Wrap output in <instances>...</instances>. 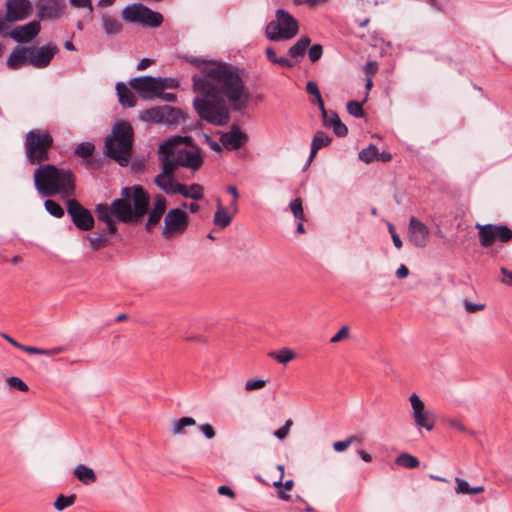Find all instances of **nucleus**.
I'll use <instances>...</instances> for the list:
<instances>
[{
  "instance_id": "1",
  "label": "nucleus",
  "mask_w": 512,
  "mask_h": 512,
  "mask_svg": "<svg viewBox=\"0 0 512 512\" xmlns=\"http://www.w3.org/2000/svg\"><path fill=\"white\" fill-rule=\"evenodd\" d=\"M193 90L197 93L193 107L201 119L222 126L228 123L230 111L246 108L249 91L239 72L224 63H205L199 75L193 76Z\"/></svg>"
},
{
  "instance_id": "2",
  "label": "nucleus",
  "mask_w": 512,
  "mask_h": 512,
  "mask_svg": "<svg viewBox=\"0 0 512 512\" xmlns=\"http://www.w3.org/2000/svg\"><path fill=\"white\" fill-rule=\"evenodd\" d=\"M34 185L44 196L61 194L63 197H69L75 191L71 170L58 169L52 164L40 165L34 171Z\"/></svg>"
},
{
  "instance_id": "3",
  "label": "nucleus",
  "mask_w": 512,
  "mask_h": 512,
  "mask_svg": "<svg viewBox=\"0 0 512 512\" xmlns=\"http://www.w3.org/2000/svg\"><path fill=\"white\" fill-rule=\"evenodd\" d=\"M133 135V128L128 122H117L106 138L104 153L119 165L127 166L132 155Z\"/></svg>"
},
{
  "instance_id": "4",
  "label": "nucleus",
  "mask_w": 512,
  "mask_h": 512,
  "mask_svg": "<svg viewBox=\"0 0 512 512\" xmlns=\"http://www.w3.org/2000/svg\"><path fill=\"white\" fill-rule=\"evenodd\" d=\"M186 140H188V138L182 136L168 138L160 145V151L175 156L176 164H178L179 167H185L193 171L198 170L203 164L201 151L196 147H182V144H184Z\"/></svg>"
},
{
  "instance_id": "5",
  "label": "nucleus",
  "mask_w": 512,
  "mask_h": 512,
  "mask_svg": "<svg viewBox=\"0 0 512 512\" xmlns=\"http://www.w3.org/2000/svg\"><path fill=\"white\" fill-rule=\"evenodd\" d=\"M298 31V21L287 11L278 9L276 19L266 26L265 36L270 41L290 40L297 35Z\"/></svg>"
},
{
  "instance_id": "6",
  "label": "nucleus",
  "mask_w": 512,
  "mask_h": 512,
  "mask_svg": "<svg viewBox=\"0 0 512 512\" xmlns=\"http://www.w3.org/2000/svg\"><path fill=\"white\" fill-rule=\"evenodd\" d=\"M121 17L126 22L139 23L152 28L159 27L163 22V16L159 12L152 11L139 3L124 7L121 12Z\"/></svg>"
},
{
  "instance_id": "7",
  "label": "nucleus",
  "mask_w": 512,
  "mask_h": 512,
  "mask_svg": "<svg viewBox=\"0 0 512 512\" xmlns=\"http://www.w3.org/2000/svg\"><path fill=\"white\" fill-rule=\"evenodd\" d=\"M409 402L412 409V418L417 429L432 431L436 423L435 415L433 412L426 408L425 403L416 393L410 395Z\"/></svg>"
},
{
  "instance_id": "8",
  "label": "nucleus",
  "mask_w": 512,
  "mask_h": 512,
  "mask_svg": "<svg viewBox=\"0 0 512 512\" xmlns=\"http://www.w3.org/2000/svg\"><path fill=\"white\" fill-rule=\"evenodd\" d=\"M189 223V216L182 208L171 209L164 217L162 235L169 239L186 231Z\"/></svg>"
},
{
  "instance_id": "9",
  "label": "nucleus",
  "mask_w": 512,
  "mask_h": 512,
  "mask_svg": "<svg viewBox=\"0 0 512 512\" xmlns=\"http://www.w3.org/2000/svg\"><path fill=\"white\" fill-rule=\"evenodd\" d=\"M480 244L483 247H490L496 239L506 243L512 239V230L506 225L476 224Z\"/></svg>"
},
{
  "instance_id": "10",
  "label": "nucleus",
  "mask_w": 512,
  "mask_h": 512,
  "mask_svg": "<svg viewBox=\"0 0 512 512\" xmlns=\"http://www.w3.org/2000/svg\"><path fill=\"white\" fill-rule=\"evenodd\" d=\"M67 213L77 229L90 231L94 227L95 221L91 212L76 199H68Z\"/></svg>"
},
{
  "instance_id": "11",
  "label": "nucleus",
  "mask_w": 512,
  "mask_h": 512,
  "mask_svg": "<svg viewBox=\"0 0 512 512\" xmlns=\"http://www.w3.org/2000/svg\"><path fill=\"white\" fill-rule=\"evenodd\" d=\"M120 199H115L111 203V211L113 216L120 222L128 223L134 221L133 210L131 204V189L125 187L121 190Z\"/></svg>"
},
{
  "instance_id": "12",
  "label": "nucleus",
  "mask_w": 512,
  "mask_h": 512,
  "mask_svg": "<svg viewBox=\"0 0 512 512\" xmlns=\"http://www.w3.org/2000/svg\"><path fill=\"white\" fill-rule=\"evenodd\" d=\"M53 144V138L45 130L34 129V162H43L49 159L48 150Z\"/></svg>"
},
{
  "instance_id": "13",
  "label": "nucleus",
  "mask_w": 512,
  "mask_h": 512,
  "mask_svg": "<svg viewBox=\"0 0 512 512\" xmlns=\"http://www.w3.org/2000/svg\"><path fill=\"white\" fill-rule=\"evenodd\" d=\"M159 80L153 76H139L130 79L129 85L138 91L144 98L155 96L159 93Z\"/></svg>"
},
{
  "instance_id": "14",
  "label": "nucleus",
  "mask_w": 512,
  "mask_h": 512,
  "mask_svg": "<svg viewBox=\"0 0 512 512\" xmlns=\"http://www.w3.org/2000/svg\"><path fill=\"white\" fill-rule=\"evenodd\" d=\"M408 233L411 243L423 248L428 244L429 229L428 227L418 220L416 217H411L408 225Z\"/></svg>"
},
{
  "instance_id": "15",
  "label": "nucleus",
  "mask_w": 512,
  "mask_h": 512,
  "mask_svg": "<svg viewBox=\"0 0 512 512\" xmlns=\"http://www.w3.org/2000/svg\"><path fill=\"white\" fill-rule=\"evenodd\" d=\"M29 0H6L5 22H16L25 19L29 15Z\"/></svg>"
},
{
  "instance_id": "16",
  "label": "nucleus",
  "mask_w": 512,
  "mask_h": 512,
  "mask_svg": "<svg viewBox=\"0 0 512 512\" xmlns=\"http://www.w3.org/2000/svg\"><path fill=\"white\" fill-rule=\"evenodd\" d=\"M130 189L131 202L133 203V217L134 220H137L147 213L150 199L148 193L143 189L142 186L135 185Z\"/></svg>"
},
{
  "instance_id": "17",
  "label": "nucleus",
  "mask_w": 512,
  "mask_h": 512,
  "mask_svg": "<svg viewBox=\"0 0 512 512\" xmlns=\"http://www.w3.org/2000/svg\"><path fill=\"white\" fill-rule=\"evenodd\" d=\"M65 9L62 0H39L38 17L40 20L58 19Z\"/></svg>"
},
{
  "instance_id": "18",
  "label": "nucleus",
  "mask_w": 512,
  "mask_h": 512,
  "mask_svg": "<svg viewBox=\"0 0 512 512\" xmlns=\"http://www.w3.org/2000/svg\"><path fill=\"white\" fill-rule=\"evenodd\" d=\"M248 137L238 126H233L228 132L221 135L220 141L222 146L227 150H237L243 146Z\"/></svg>"
},
{
  "instance_id": "19",
  "label": "nucleus",
  "mask_w": 512,
  "mask_h": 512,
  "mask_svg": "<svg viewBox=\"0 0 512 512\" xmlns=\"http://www.w3.org/2000/svg\"><path fill=\"white\" fill-rule=\"evenodd\" d=\"M28 64H32V47L17 46L7 60V67L13 70Z\"/></svg>"
},
{
  "instance_id": "20",
  "label": "nucleus",
  "mask_w": 512,
  "mask_h": 512,
  "mask_svg": "<svg viewBox=\"0 0 512 512\" xmlns=\"http://www.w3.org/2000/svg\"><path fill=\"white\" fill-rule=\"evenodd\" d=\"M58 51V47L53 43L34 49V67L44 68L48 66Z\"/></svg>"
},
{
  "instance_id": "21",
  "label": "nucleus",
  "mask_w": 512,
  "mask_h": 512,
  "mask_svg": "<svg viewBox=\"0 0 512 512\" xmlns=\"http://www.w3.org/2000/svg\"><path fill=\"white\" fill-rule=\"evenodd\" d=\"M167 202L163 195L157 194L154 197L153 206L149 212L148 221L146 223V229L151 230L154 228L161 220L165 210H166Z\"/></svg>"
},
{
  "instance_id": "22",
  "label": "nucleus",
  "mask_w": 512,
  "mask_h": 512,
  "mask_svg": "<svg viewBox=\"0 0 512 512\" xmlns=\"http://www.w3.org/2000/svg\"><path fill=\"white\" fill-rule=\"evenodd\" d=\"M323 123L326 127L332 128L334 133L339 136L343 137L346 136L348 133V128L345 124H343L337 115V113L331 111L328 112L325 108L324 111H321Z\"/></svg>"
},
{
  "instance_id": "23",
  "label": "nucleus",
  "mask_w": 512,
  "mask_h": 512,
  "mask_svg": "<svg viewBox=\"0 0 512 512\" xmlns=\"http://www.w3.org/2000/svg\"><path fill=\"white\" fill-rule=\"evenodd\" d=\"M100 26L104 34L107 36H116L120 34L123 29V26L118 18L109 13H102Z\"/></svg>"
},
{
  "instance_id": "24",
  "label": "nucleus",
  "mask_w": 512,
  "mask_h": 512,
  "mask_svg": "<svg viewBox=\"0 0 512 512\" xmlns=\"http://www.w3.org/2000/svg\"><path fill=\"white\" fill-rule=\"evenodd\" d=\"M116 91L119 103L123 107L131 108L136 105V96L125 83H117Z\"/></svg>"
},
{
  "instance_id": "25",
  "label": "nucleus",
  "mask_w": 512,
  "mask_h": 512,
  "mask_svg": "<svg viewBox=\"0 0 512 512\" xmlns=\"http://www.w3.org/2000/svg\"><path fill=\"white\" fill-rule=\"evenodd\" d=\"M331 141L332 138L329 137L326 133H324L323 131H317L312 139L311 151L309 159L307 161V165H309L312 162L317 152L323 147L328 146L331 143Z\"/></svg>"
},
{
  "instance_id": "26",
  "label": "nucleus",
  "mask_w": 512,
  "mask_h": 512,
  "mask_svg": "<svg viewBox=\"0 0 512 512\" xmlns=\"http://www.w3.org/2000/svg\"><path fill=\"white\" fill-rule=\"evenodd\" d=\"M176 187V194H180L185 198L200 200L204 196V188L200 184H191L187 186L180 183Z\"/></svg>"
},
{
  "instance_id": "27",
  "label": "nucleus",
  "mask_w": 512,
  "mask_h": 512,
  "mask_svg": "<svg viewBox=\"0 0 512 512\" xmlns=\"http://www.w3.org/2000/svg\"><path fill=\"white\" fill-rule=\"evenodd\" d=\"M73 474L84 485L93 484L97 480L94 470L85 464H78L74 468Z\"/></svg>"
},
{
  "instance_id": "28",
  "label": "nucleus",
  "mask_w": 512,
  "mask_h": 512,
  "mask_svg": "<svg viewBox=\"0 0 512 512\" xmlns=\"http://www.w3.org/2000/svg\"><path fill=\"white\" fill-rule=\"evenodd\" d=\"M154 183L166 194H176V186L180 184L174 180V175L164 174H158Z\"/></svg>"
},
{
  "instance_id": "29",
  "label": "nucleus",
  "mask_w": 512,
  "mask_h": 512,
  "mask_svg": "<svg viewBox=\"0 0 512 512\" xmlns=\"http://www.w3.org/2000/svg\"><path fill=\"white\" fill-rule=\"evenodd\" d=\"M159 154L161 163V172L159 174L174 175V170L179 167V165L176 164L175 156H172V154H166L164 151L160 150Z\"/></svg>"
},
{
  "instance_id": "30",
  "label": "nucleus",
  "mask_w": 512,
  "mask_h": 512,
  "mask_svg": "<svg viewBox=\"0 0 512 512\" xmlns=\"http://www.w3.org/2000/svg\"><path fill=\"white\" fill-rule=\"evenodd\" d=\"M162 117H163V124H168V125L178 124L184 118L181 110H179L175 107H172V106H168V105L163 106V116Z\"/></svg>"
},
{
  "instance_id": "31",
  "label": "nucleus",
  "mask_w": 512,
  "mask_h": 512,
  "mask_svg": "<svg viewBox=\"0 0 512 512\" xmlns=\"http://www.w3.org/2000/svg\"><path fill=\"white\" fill-rule=\"evenodd\" d=\"M233 216L230 215L225 208L222 206L220 201H218L216 212L214 213L213 223L219 228H226L230 225Z\"/></svg>"
},
{
  "instance_id": "32",
  "label": "nucleus",
  "mask_w": 512,
  "mask_h": 512,
  "mask_svg": "<svg viewBox=\"0 0 512 512\" xmlns=\"http://www.w3.org/2000/svg\"><path fill=\"white\" fill-rule=\"evenodd\" d=\"M163 106L153 107L143 111L139 118L145 122L163 123Z\"/></svg>"
},
{
  "instance_id": "33",
  "label": "nucleus",
  "mask_w": 512,
  "mask_h": 512,
  "mask_svg": "<svg viewBox=\"0 0 512 512\" xmlns=\"http://www.w3.org/2000/svg\"><path fill=\"white\" fill-rule=\"evenodd\" d=\"M268 357L274 359L280 364H287L288 362L292 361L296 357V355L291 349L282 348L277 351L269 352Z\"/></svg>"
},
{
  "instance_id": "34",
  "label": "nucleus",
  "mask_w": 512,
  "mask_h": 512,
  "mask_svg": "<svg viewBox=\"0 0 512 512\" xmlns=\"http://www.w3.org/2000/svg\"><path fill=\"white\" fill-rule=\"evenodd\" d=\"M310 42L311 41L308 37L300 38L293 46L289 48V56L292 58L303 57Z\"/></svg>"
},
{
  "instance_id": "35",
  "label": "nucleus",
  "mask_w": 512,
  "mask_h": 512,
  "mask_svg": "<svg viewBox=\"0 0 512 512\" xmlns=\"http://www.w3.org/2000/svg\"><path fill=\"white\" fill-rule=\"evenodd\" d=\"M395 464L403 468L414 469L417 468L420 463L415 456L404 452L396 457Z\"/></svg>"
},
{
  "instance_id": "36",
  "label": "nucleus",
  "mask_w": 512,
  "mask_h": 512,
  "mask_svg": "<svg viewBox=\"0 0 512 512\" xmlns=\"http://www.w3.org/2000/svg\"><path fill=\"white\" fill-rule=\"evenodd\" d=\"M196 421L192 417H182L172 422V434L181 435L185 433V428L194 426Z\"/></svg>"
},
{
  "instance_id": "37",
  "label": "nucleus",
  "mask_w": 512,
  "mask_h": 512,
  "mask_svg": "<svg viewBox=\"0 0 512 512\" xmlns=\"http://www.w3.org/2000/svg\"><path fill=\"white\" fill-rule=\"evenodd\" d=\"M6 387L10 392H28L29 386L19 377L10 376L5 380Z\"/></svg>"
},
{
  "instance_id": "38",
  "label": "nucleus",
  "mask_w": 512,
  "mask_h": 512,
  "mask_svg": "<svg viewBox=\"0 0 512 512\" xmlns=\"http://www.w3.org/2000/svg\"><path fill=\"white\" fill-rule=\"evenodd\" d=\"M86 240L89 241L92 251H97L102 247H105L108 243V238L105 233H94L92 236H86Z\"/></svg>"
},
{
  "instance_id": "39",
  "label": "nucleus",
  "mask_w": 512,
  "mask_h": 512,
  "mask_svg": "<svg viewBox=\"0 0 512 512\" xmlns=\"http://www.w3.org/2000/svg\"><path fill=\"white\" fill-rule=\"evenodd\" d=\"M95 213L98 220L104 223L113 220L114 217L111 211V205L108 206L107 204H97L95 207Z\"/></svg>"
},
{
  "instance_id": "40",
  "label": "nucleus",
  "mask_w": 512,
  "mask_h": 512,
  "mask_svg": "<svg viewBox=\"0 0 512 512\" xmlns=\"http://www.w3.org/2000/svg\"><path fill=\"white\" fill-rule=\"evenodd\" d=\"M76 501V495L71 494L69 496L60 495L54 502V508L57 511H62L67 507L72 506Z\"/></svg>"
},
{
  "instance_id": "41",
  "label": "nucleus",
  "mask_w": 512,
  "mask_h": 512,
  "mask_svg": "<svg viewBox=\"0 0 512 512\" xmlns=\"http://www.w3.org/2000/svg\"><path fill=\"white\" fill-rule=\"evenodd\" d=\"M95 146L91 142H82L80 143L76 149L75 154L80 158H88L92 156L94 153Z\"/></svg>"
},
{
  "instance_id": "42",
  "label": "nucleus",
  "mask_w": 512,
  "mask_h": 512,
  "mask_svg": "<svg viewBox=\"0 0 512 512\" xmlns=\"http://www.w3.org/2000/svg\"><path fill=\"white\" fill-rule=\"evenodd\" d=\"M44 206L47 212L56 218H61L64 215V209L59 203H57L54 200H46Z\"/></svg>"
},
{
  "instance_id": "43",
  "label": "nucleus",
  "mask_w": 512,
  "mask_h": 512,
  "mask_svg": "<svg viewBox=\"0 0 512 512\" xmlns=\"http://www.w3.org/2000/svg\"><path fill=\"white\" fill-rule=\"evenodd\" d=\"M378 150L376 146L369 145L367 148L362 149L359 152V158L365 163H370L377 158Z\"/></svg>"
},
{
  "instance_id": "44",
  "label": "nucleus",
  "mask_w": 512,
  "mask_h": 512,
  "mask_svg": "<svg viewBox=\"0 0 512 512\" xmlns=\"http://www.w3.org/2000/svg\"><path fill=\"white\" fill-rule=\"evenodd\" d=\"M306 91L307 93L313 95L315 98H318V107L320 111H324V102L321 97L318 85L314 81H309L306 85Z\"/></svg>"
},
{
  "instance_id": "45",
  "label": "nucleus",
  "mask_w": 512,
  "mask_h": 512,
  "mask_svg": "<svg viewBox=\"0 0 512 512\" xmlns=\"http://www.w3.org/2000/svg\"><path fill=\"white\" fill-rule=\"evenodd\" d=\"M347 111L350 115L356 118H361L364 116L362 104L358 101H349L347 103Z\"/></svg>"
},
{
  "instance_id": "46",
  "label": "nucleus",
  "mask_w": 512,
  "mask_h": 512,
  "mask_svg": "<svg viewBox=\"0 0 512 512\" xmlns=\"http://www.w3.org/2000/svg\"><path fill=\"white\" fill-rule=\"evenodd\" d=\"M290 209L293 213V216L296 219H299L301 221L304 220V211H303L302 201L300 198H296L293 201H291Z\"/></svg>"
},
{
  "instance_id": "47",
  "label": "nucleus",
  "mask_w": 512,
  "mask_h": 512,
  "mask_svg": "<svg viewBox=\"0 0 512 512\" xmlns=\"http://www.w3.org/2000/svg\"><path fill=\"white\" fill-rule=\"evenodd\" d=\"M159 80L158 86H159V92L163 91L164 89H176L179 87V81L174 78H162V77H156Z\"/></svg>"
},
{
  "instance_id": "48",
  "label": "nucleus",
  "mask_w": 512,
  "mask_h": 512,
  "mask_svg": "<svg viewBox=\"0 0 512 512\" xmlns=\"http://www.w3.org/2000/svg\"><path fill=\"white\" fill-rule=\"evenodd\" d=\"M267 384V380L264 379H249L245 382L244 388L247 392L260 390Z\"/></svg>"
},
{
  "instance_id": "49",
  "label": "nucleus",
  "mask_w": 512,
  "mask_h": 512,
  "mask_svg": "<svg viewBox=\"0 0 512 512\" xmlns=\"http://www.w3.org/2000/svg\"><path fill=\"white\" fill-rule=\"evenodd\" d=\"M323 55V47L320 44L312 45L308 50V57L311 62L318 61Z\"/></svg>"
},
{
  "instance_id": "50",
  "label": "nucleus",
  "mask_w": 512,
  "mask_h": 512,
  "mask_svg": "<svg viewBox=\"0 0 512 512\" xmlns=\"http://www.w3.org/2000/svg\"><path fill=\"white\" fill-rule=\"evenodd\" d=\"M292 425L293 421L291 419L286 420L285 424L274 432V436L279 440H284L287 437Z\"/></svg>"
},
{
  "instance_id": "51",
  "label": "nucleus",
  "mask_w": 512,
  "mask_h": 512,
  "mask_svg": "<svg viewBox=\"0 0 512 512\" xmlns=\"http://www.w3.org/2000/svg\"><path fill=\"white\" fill-rule=\"evenodd\" d=\"M455 482L457 484L455 488L457 494H470L471 487L466 480L456 477Z\"/></svg>"
},
{
  "instance_id": "52",
  "label": "nucleus",
  "mask_w": 512,
  "mask_h": 512,
  "mask_svg": "<svg viewBox=\"0 0 512 512\" xmlns=\"http://www.w3.org/2000/svg\"><path fill=\"white\" fill-rule=\"evenodd\" d=\"M349 333V327L343 326L334 336L331 337L330 342L333 344L341 342L349 337Z\"/></svg>"
},
{
  "instance_id": "53",
  "label": "nucleus",
  "mask_w": 512,
  "mask_h": 512,
  "mask_svg": "<svg viewBox=\"0 0 512 512\" xmlns=\"http://www.w3.org/2000/svg\"><path fill=\"white\" fill-rule=\"evenodd\" d=\"M69 3L76 8H87L90 14L93 12L91 0H69Z\"/></svg>"
},
{
  "instance_id": "54",
  "label": "nucleus",
  "mask_w": 512,
  "mask_h": 512,
  "mask_svg": "<svg viewBox=\"0 0 512 512\" xmlns=\"http://www.w3.org/2000/svg\"><path fill=\"white\" fill-rule=\"evenodd\" d=\"M500 272L502 274V278L500 279L501 283L507 286H512V271L505 267H501Z\"/></svg>"
},
{
  "instance_id": "55",
  "label": "nucleus",
  "mask_w": 512,
  "mask_h": 512,
  "mask_svg": "<svg viewBox=\"0 0 512 512\" xmlns=\"http://www.w3.org/2000/svg\"><path fill=\"white\" fill-rule=\"evenodd\" d=\"M199 429L207 439H212L215 437V430L211 424H209V423L201 424L199 426Z\"/></svg>"
},
{
  "instance_id": "56",
  "label": "nucleus",
  "mask_w": 512,
  "mask_h": 512,
  "mask_svg": "<svg viewBox=\"0 0 512 512\" xmlns=\"http://www.w3.org/2000/svg\"><path fill=\"white\" fill-rule=\"evenodd\" d=\"M25 149L27 159L32 163V130L26 134Z\"/></svg>"
},
{
  "instance_id": "57",
  "label": "nucleus",
  "mask_w": 512,
  "mask_h": 512,
  "mask_svg": "<svg viewBox=\"0 0 512 512\" xmlns=\"http://www.w3.org/2000/svg\"><path fill=\"white\" fill-rule=\"evenodd\" d=\"M388 230H389V232L391 234L394 246L397 249H400L402 247L403 243H402V240L399 237V235L395 232L394 226L392 224H389L388 225Z\"/></svg>"
},
{
  "instance_id": "58",
  "label": "nucleus",
  "mask_w": 512,
  "mask_h": 512,
  "mask_svg": "<svg viewBox=\"0 0 512 512\" xmlns=\"http://www.w3.org/2000/svg\"><path fill=\"white\" fill-rule=\"evenodd\" d=\"M327 0H294L296 5H307L309 7H316L324 5Z\"/></svg>"
},
{
  "instance_id": "59",
  "label": "nucleus",
  "mask_w": 512,
  "mask_h": 512,
  "mask_svg": "<svg viewBox=\"0 0 512 512\" xmlns=\"http://www.w3.org/2000/svg\"><path fill=\"white\" fill-rule=\"evenodd\" d=\"M365 73L368 77H372L378 71V64L375 61H369L364 67Z\"/></svg>"
},
{
  "instance_id": "60",
  "label": "nucleus",
  "mask_w": 512,
  "mask_h": 512,
  "mask_svg": "<svg viewBox=\"0 0 512 512\" xmlns=\"http://www.w3.org/2000/svg\"><path fill=\"white\" fill-rule=\"evenodd\" d=\"M464 306L467 312L474 313L480 310H483L485 307V304H475L469 301L464 302Z\"/></svg>"
},
{
  "instance_id": "61",
  "label": "nucleus",
  "mask_w": 512,
  "mask_h": 512,
  "mask_svg": "<svg viewBox=\"0 0 512 512\" xmlns=\"http://www.w3.org/2000/svg\"><path fill=\"white\" fill-rule=\"evenodd\" d=\"M446 423L451 427V428H454V429H457L459 431H465V426L463 425V423L461 421H459L458 419H455V418H450V419H447L446 420Z\"/></svg>"
},
{
  "instance_id": "62",
  "label": "nucleus",
  "mask_w": 512,
  "mask_h": 512,
  "mask_svg": "<svg viewBox=\"0 0 512 512\" xmlns=\"http://www.w3.org/2000/svg\"><path fill=\"white\" fill-rule=\"evenodd\" d=\"M205 137V140L207 142V144L209 145V147L213 150V151H216V152H221L222 151V144H219L218 142L214 141L210 136L208 135H204Z\"/></svg>"
},
{
  "instance_id": "63",
  "label": "nucleus",
  "mask_w": 512,
  "mask_h": 512,
  "mask_svg": "<svg viewBox=\"0 0 512 512\" xmlns=\"http://www.w3.org/2000/svg\"><path fill=\"white\" fill-rule=\"evenodd\" d=\"M349 441H347L346 439L343 440V441H336L333 443V449L336 451V452H343L345 451L348 447H349Z\"/></svg>"
},
{
  "instance_id": "64",
  "label": "nucleus",
  "mask_w": 512,
  "mask_h": 512,
  "mask_svg": "<svg viewBox=\"0 0 512 512\" xmlns=\"http://www.w3.org/2000/svg\"><path fill=\"white\" fill-rule=\"evenodd\" d=\"M155 96H158L161 100L166 101V102H175L177 99L175 94L168 93V92H162V91H160Z\"/></svg>"
}]
</instances>
